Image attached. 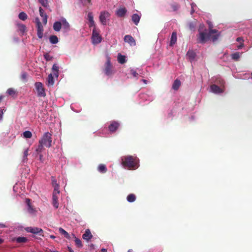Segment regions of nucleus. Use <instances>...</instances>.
Instances as JSON below:
<instances>
[{"instance_id":"obj_4","label":"nucleus","mask_w":252,"mask_h":252,"mask_svg":"<svg viewBox=\"0 0 252 252\" xmlns=\"http://www.w3.org/2000/svg\"><path fill=\"white\" fill-rule=\"evenodd\" d=\"M35 87L37 92V95L40 97L45 96L46 93L43 85L41 82H36Z\"/></svg>"},{"instance_id":"obj_57","label":"nucleus","mask_w":252,"mask_h":252,"mask_svg":"<svg viewBox=\"0 0 252 252\" xmlns=\"http://www.w3.org/2000/svg\"><path fill=\"white\" fill-rule=\"evenodd\" d=\"M243 46H244V44H243V42H242V43H241V44L239 46H238V48H239V49H241V48H242Z\"/></svg>"},{"instance_id":"obj_50","label":"nucleus","mask_w":252,"mask_h":252,"mask_svg":"<svg viewBox=\"0 0 252 252\" xmlns=\"http://www.w3.org/2000/svg\"><path fill=\"white\" fill-rule=\"evenodd\" d=\"M219 36V34H216V35H214L213 36L211 35V38H212L213 41L214 42V41H216L218 39Z\"/></svg>"},{"instance_id":"obj_63","label":"nucleus","mask_w":252,"mask_h":252,"mask_svg":"<svg viewBox=\"0 0 252 252\" xmlns=\"http://www.w3.org/2000/svg\"><path fill=\"white\" fill-rule=\"evenodd\" d=\"M209 27L210 30L212 29V28H213L212 25L211 24H209Z\"/></svg>"},{"instance_id":"obj_43","label":"nucleus","mask_w":252,"mask_h":252,"mask_svg":"<svg viewBox=\"0 0 252 252\" xmlns=\"http://www.w3.org/2000/svg\"><path fill=\"white\" fill-rule=\"evenodd\" d=\"M44 58L47 61H51L52 59V57L48 53L44 54Z\"/></svg>"},{"instance_id":"obj_22","label":"nucleus","mask_w":252,"mask_h":252,"mask_svg":"<svg viewBox=\"0 0 252 252\" xmlns=\"http://www.w3.org/2000/svg\"><path fill=\"white\" fill-rule=\"evenodd\" d=\"M181 84V81L178 80L176 79L174 81L173 85H172V89L174 90H178L180 87Z\"/></svg>"},{"instance_id":"obj_59","label":"nucleus","mask_w":252,"mask_h":252,"mask_svg":"<svg viewBox=\"0 0 252 252\" xmlns=\"http://www.w3.org/2000/svg\"><path fill=\"white\" fill-rule=\"evenodd\" d=\"M5 227V225L3 223H0V228H4Z\"/></svg>"},{"instance_id":"obj_16","label":"nucleus","mask_w":252,"mask_h":252,"mask_svg":"<svg viewBox=\"0 0 252 252\" xmlns=\"http://www.w3.org/2000/svg\"><path fill=\"white\" fill-rule=\"evenodd\" d=\"M26 203H27L28 208V211L29 213L31 214H33L35 212V209L32 207V206L31 204V200L29 198L26 199Z\"/></svg>"},{"instance_id":"obj_23","label":"nucleus","mask_w":252,"mask_h":252,"mask_svg":"<svg viewBox=\"0 0 252 252\" xmlns=\"http://www.w3.org/2000/svg\"><path fill=\"white\" fill-rule=\"evenodd\" d=\"M49 41L51 44H55L59 42V39L56 35H52L49 37Z\"/></svg>"},{"instance_id":"obj_42","label":"nucleus","mask_w":252,"mask_h":252,"mask_svg":"<svg viewBox=\"0 0 252 252\" xmlns=\"http://www.w3.org/2000/svg\"><path fill=\"white\" fill-rule=\"evenodd\" d=\"M82 236H93L90 229H87L85 230V233L82 235Z\"/></svg>"},{"instance_id":"obj_24","label":"nucleus","mask_w":252,"mask_h":252,"mask_svg":"<svg viewBox=\"0 0 252 252\" xmlns=\"http://www.w3.org/2000/svg\"><path fill=\"white\" fill-rule=\"evenodd\" d=\"M140 19V17L137 14H134L132 15V21L137 25Z\"/></svg>"},{"instance_id":"obj_17","label":"nucleus","mask_w":252,"mask_h":252,"mask_svg":"<svg viewBox=\"0 0 252 252\" xmlns=\"http://www.w3.org/2000/svg\"><path fill=\"white\" fill-rule=\"evenodd\" d=\"M177 34L176 32H173L172 33L170 41V46H173L177 42Z\"/></svg>"},{"instance_id":"obj_38","label":"nucleus","mask_w":252,"mask_h":252,"mask_svg":"<svg viewBox=\"0 0 252 252\" xmlns=\"http://www.w3.org/2000/svg\"><path fill=\"white\" fill-rule=\"evenodd\" d=\"M76 239L75 240V243L76 246L78 248H81L83 245L82 244L81 241L77 237H75Z\"/></svg>"},{"instance_id":"obj_5","label":"nucleus","mask_w":252,"mask_h":252,"mask_svg":"<svg viewBox=\"0 0 252 252\" xmlns=\"http://www.w3.org/2000/svg\"><path fill=\"white\" fill-rule=\"evenodd\" d=\"M104 73L107 76L112 75L114 73L110 58L109 57H107V61L105 64Z\"/></svg>"},{"instance_id":"obj_34","label":"nucleus","mask_w":252,"mask_h":252,"mask_svg":"<svg viewBox=\"0 0 252 252\" xmlns=\"http://www.w3.org/2000/svg\"><path fill=\"white\" fill-rule=\"evenodd\" d=\"M23 136L26 138H30L32 136V133L30 131L27 130L23 132Z\"/></svg>"},{"instance_id":"obj_10","label":"nucleus","mask_w":252,"mask_h":252,"mask_svg":"<svg viewBox=\"0 0 252 252\" xmlns=\"http://www.w3.org/2000/svg\"><path fill=\"white\" fill-rule=\"evenodd\" d=\"M120 126V124L116 121H112L108 126L109 130L111 132H115Z\"/></svg>"},{"instance_id":"obj_30","label":"nucleus","mask_w":252,"mask_h":252,"mask_svg":"<svg viewBox=\"0 0 252 252\" xmlns=\"http://www.w3.org/2000/svg\"><path fill=\"white\" fill-rule=\"evenodd\" d=\"M6 93L9 95L13 96H14V95H15L16 94V90L14 89H13L12 88H9L7 90Z\"/></svg>"},{"instance_id":"obj_54","label":"nucleus","mask_w":252,"mask_h":252,"mask_svg":"<svg viewBox=\"0 0 252 252\" xmlns=\"http://www.w3.org/2000/svg\"><path fill=\"white\" fill-rule=\"evenodd\" d=\"M35 22L36 23V26H38V23H39V22H40L38 18H36L35 19Z\"/></svg>"},{"instance_id":"obj_25","label":"nucleus","mask_w":252,"mask_h":252,"mask_svg":"<svg viewBox=\"0 0 252 252\" xmlns=\"http://www.w3.org/2000/svg\"><path fill=\"white\" fill-rule=\"evenodd\" d=\"M98 171L100 173H105L107 172V169L105 164H100L97 167Z\"/></svg>"},{"instance_id":"obj_19","label":"nucleus","mask_w":252,"mask_h":252,"mask_svg":"<svg viewBox=\"0 0 252 252\" xmlns=\"http://www.w3.org/2000/svg\"><path fill=\"white\" fill-rule=\"evenodd\" d=\"M51 180H52V185L54 188V190H56V189L57 191H60L59 185L57 183V180L56 179V178L52 176Z\"/></svg>"},{"instance_id":"obj_45","label":"nucleus","mask_w":252,"mask_h":252,"mask_svg":"<svg viewBox=\"0 0 252 252\" xmlns=\"http://www.w3.org/2000/svg\"><path fill=\"white\" fill-rule=\"evenodd\" d=\"M21 77L22 80H23L24 81H26L27 78V73L25 72H23L22 74H21Z\"/></svg>"},{"instance_id":"obj_64","label":"nucleus","mask_w":252,"mask_h":252,"mask_svg":"<svg viewBox=\"0 0 252 252\" xmlns=\"http://www.w3.org/2000/svg\"><path fill=\"white\" fill-rule=\"evenodd\" d=\"M39 154L40 159L41 160L43 156L41 154V153Z\"/></svg>"},{"instance_id":"obj_6","label":"nucleus","mask_w":252,"mask_h":252,"mask_svg":"<svg viewBox=\"0 0 252 252\" xmlns=\"http://www.w3.org/2000/svg\"><path fill=\"white\" fill-rule=\"evenodd\" d=\"M60 191L53 190L52 194V204L53 206L57 209L59 207V197L60 195Z\"/></svg>"},{"instance_id":"obj_13","label":"nucleus","mask_w":252,"mask_h":252,"mask_svg":"<svg viewBox=\"0 0 252 252\" xmlns=\"http://www.w3.org/2000/svg\"><path fill=\"white\" fill-rule=\"evenodd\" d=\"M211 91L215 94H220L223 92V90L215 84L211 85Z\"/></svg>"},{"instance_id":"obj_18","label":"nucleus","mask_w":252,"mask_h":252,"mask_svg":"<svg viewBox=\"0 0 252 252\" xmlns=\"http://www.w3.org/2000/svg\"><path fill=\"white\" fill-rule=\"evenodd\" d=\"M27 241V237H13L11 239L12 242H16L18 243H26Z\"/></svg>"},{"instance_id":"obj_44","label":"nucleus","mask_w":252,"mask_h":252,"mask_svg":"<svg viewBox=\"0 0 252 252\" xmlns=\"http://www.w3.org/2000/svg\"><path fill=\"white\" fill-rule=\"evenodd\" d=\"M171 6L173 11H176L179 8V5L176 3L172 4Z\"/></svg>"},{"instance_id":"obj_9","label":"nucleus","mask_w":252,"mask_h":252,"mask_svg":"<svg viewBox=\"0 0 252 252\" xmlns=\"http://www.w3.org/2000/svg\"><path fill=\"white\" fill-rule=\"evenodd\" d=\"M110 16V13L106 11H102L99 16V20L100 22L103 25H106L107 24L106 19L109 18Z\"/></svg>"},{"instance_id":"obj_2","label":"nucleus","mask_w":252,"mask_h":252,"mask_svg":"<svg viewBox=\"0 0 252 252\" xmlns=\"http://www.w3.org/2000/svg\"><path fill=\"white\" fill-rule=\"evenodd\" d=\"M52 134L49 132H46L44 133L39 141V143H41L44 145L47 148H50L52 146Z\"/></svg>"},{"instance_id":"obj_46","label":"nucleus","mask_w":252,"mask_h":252,"mask_svg":"<svg viewBox=\"0 0 252 252\" xmlns=\"http://www.w3.org/2000/svg\"><path fill=\"white\" fill-rule=\"evenodd\" d=\"M130 73L131 75H132V76L134 77H137V76H138V73L136 72V71L133 69H130Z\"/></svg>"},{"instance_id":"obj_12","label":"nucleus","mask_w":252,"mask_h":252,"mask_svg":"<svg viewBox=\"0 0 252 252\" xmlns=\"http://www.w3.org/2000/svg\"><path fill=\"white\" fill-rule=\"evenodd\" d=\"M37 35L38 38H42L43 36V27L41 22H39L38 23V26H37Z\"/></svg>"},{"instance_id":"obj_47","label":"nucleus","mask_w":252,"mask_h":252,"mask_svg":"<svg viewBox=\"0 0 252 252\" xmlns=\"http://www.w3.org/2000/svg\"><path fill=\"white\" fill-rule=\"evenodd\" d=\"M218 32V31L217 30H216V29H214V30L211 29V30H210V31L209 32V33H208L209 37L211 36L212 34H213V33H217Z\"/></svg>"},{"instance_id":"obj_32","label":"nucleus","mask_w":252,"mask_h":252,"mask_svg":"<svg viewBox=\"0 0 252 252\" xmlns=\"http://www.w3.org/2000/svg\"><path fill=\"white\" fill-rule=\"evenodd\" d=\"M18 18L22 20L25 21L28 18V15L24 12H21L19 14Z\"/></svg>"},{"instance_id":"obj_15","label":"nucleus","mask_w":252,"mask_h":252,"mask_svg":"<svg viewBox=\"0 0 252 252\" xmlns=\"http://www.w3.org/2000/svg\"><path fill=\"white\" fill-rule=\"evenodd\" d=\"M127 12V10L125 7L120 8L116 11L117 15L119 17H123Z\"/></svg>"},{"instance_id":"obj_31","label":"nucleus","mask_w":252,"mask_h":252,"mask_svg":"<svg viewBox=\"0 0 252 252\" xmlns=\"http://www.w3.org/2000/svg\"><path fill=\"white\" fill-rule=\"evenodd\" d=\"M18 30L22 33V34L25 32L26 30V27L24 24L17 25Z\"/></svg>"},{"instance_id":"obj_7","label":"nucleus","mask_w":252,"mask_h":252,"mask_svg":"<svg viewBox=\"0 0 252 252\" xmlns=\"http://www.w3.org/2000/svg\"><path fill=\"white\" fill-rule=\"evenodd\" d=\"M25 229L28 232L32 234H38L40 236H44L43 231L40 228L28 227H26Z\"/></svg>"},{"instance_id":"obj_21","label":"nucleus","mask_w":252,"mask_h":252,"mask_svg":"<svg viewBox=\"0 0 252 252\" xmlns=\"http://www.w3.org/2000/svg\"><path fill=\"white\" fill-rule=\"evenodd\" d=\"M195 56L196 54L195 52L192 50H189L187 53V56L189 58L190 62L194 59Z\"/></svg>"},{"instance_id":"obj_41","label":"nucleus","mask_w":252,"mask_h":252,"mask_svg":"<svg viewBox=\"0 0 252 252\" xmlns=\"http://www.w3.org/2000/svg\"><path fill=\"white\" fill-rule=\"evenodd\" d=\"M88 20L89 22H93L94 21V17L92 12H89L88 14Z\"/></svg>"},{"instance_id":"obj_51","label":"nucleus","mask_w":252,"mask_h":252,"mask_svg":"<svg viewBox=\"0 0 252 252\" xmlns=\"http://www.w3.org/2000/svg\"><path fill=\"white\" fill-rule=\"evenodd\" d=\"M236 40L238 42H242V43L244 42V40H243V38L241 37H238L237 38Z\"/></svg>"},{"instance_id":"obj_37","label":"nucleus","mask_w":252,"mask_h":252,"mask_svg":"<svg viewBox=\"0 0 252 252\" xmlns=\"http://www.w3.org/2000/svg\"><path fill=\"white\" fill-rule=\"evenodd\" d=\"M29 149H26L24 152V156L23 161L24 162H26L28 160V155Z\"/></svg>"},{"instance_id":"obj_29","label":"nucleus","mask_w":252,"mask_h":252,"mask_svg":"<svg viewBox=\"0 0 252 252\" xmlns=\"http://www.w3.org/2000/svg\"><path fill=\"white\" fill-rule=\"evenodd\" d=\"M118 62L121 64H123L126 62V57L121 54H119L118 56Z\"/></svg>"},{"instance_id":"obj_58","label":"nucleus","mask_w":252,"mask_h":252,"mask_svg":"<svg viewBox=\"0 0 252 252\" xmlns=\"http://www.w3.org/2000/svg\"><path fill=\"white\" fill-rule=\"evenodd\" d=\"M107 251V249H105V248H102L101 249V252H106Z\"/></svg>"},{"instance_id":"obj_3","label":"nucleus","mask_w":252,"mask_h":252,"mask_svg":"<svg viewBox=\"0 0 252 252\" xmlns=\"http://www.w3.org/2000/svg\"><path fill=\"white\" fill-rule=\"evenodd\" d=\"M199 34L197 35V40L198 43H205L207 39L210 37L208 34L206 32L200 31L198 30Z\"/></svg>"},{"instance_id":"obj_53","label":"nucleus","mask_w":252,"mask_h":252,"mask_svg":"<svg viewBox=\"0 0 252 252\" xmlns=\"http://www.w3.org/2000/svg\"><path fill=\"white\" fill-rule=\"evenodd\" d=\"M204 28V25L203 24H200L199 30H200V31H201V30H203Z\"/></svg>"},{"instance_id":"obj_48","label":"nucleus","mask_w":252,"mask_h":252,"mask_svg":"<svg viewBox=\"0 0 252 252\" xmlns=\"http://www.w3.org/2000/svg\"><path fill=\"white\" fill-rule=\"evenodd\" d=\"M39 14L41 17H44V14H46L44 12V10L41 7H39Z\"/></svg>"},{"instance_id":"obj_1","label":"nucleus","mask_w":252,"mask_h":252,"mask_svg":"<svg viewBox=\"0 0 252 252\" xmlns=\"http://www.w3.org/2000/svg\"><path fill=\"white\" fill-rule=\"evenodd\" d=\"M123 166L128 169L134 170L138 168L137 158L132 156L124 157L122 159Z\"/></svg>"},{"instance_id":"obj_56","label":"nucleus","mask_w":252,"mask_h":252,"mask_svg":"<svg viewBox=\"0 0 252 252\" xmlns=\"http://www.w3.org/2000/svg\"><path fill=\"white\" fill-rule=\"evenodd\" d=\"M90 4L91 3V0H86V1L85 2V4Z\"/></svg>"},{"instance_id":"obj_36","label":"nucleus","mask_w":252,"mask_h":252,"mask_svg":"<svg viewBox=\"0 0 252 252\" xmlns=\"http://www.w3.org/2000/svg\"><path fill=\"white\" fill-rule=\"evenodd\" d=\"M38 2L44 7L49 6L48 0H38Z\"/></svg>"},{"instance_id":"obj_33","label":"nucleus","mask_w":252,"mask_h":252,"mask_svg":"<svg viewBox=\"0 0 252 252\" xmlns=\"http://www.w3.org/2000/svg\"><path fill=\"white\" fill-rule=\"evenodd\" d=\"M44 144L41 143H39L38 147L36 150V151L37 153V154H40L44 150Z\"/></svg>"},{"instance_id":"obj_52","label":"nucleus","mask_w":252,"mask_h":252,"mask_svg":"<svg viewBox=\"0 0 252 252\" xmlns=\"http://www.w3.org/2000/svg\"><path fill=\"white\" fill-rule=\"evenodd\" d=\"M95 26V24H94V21H93V22H91L90 23V25H89V26L91 27H93V26Z\"/></svg>"},{"instance_id":"obj_40","label":"nucleus","mask_w":252,"mask_h":252,"mask_svg":"<svg viewBox=\"0 0 252 252\" xmlns=\"http://www.w3.org/2000/svg\"><path fill=\"white\" fill-rule=\"evenodd\" d=\"M189 28L191 31H194L196 27V22H190L189 25Z\"/></svg>"},{"instance_id":"obj_26","label":"nucleus","mask_w":252,"mask_h":252,"mask_svg":"<svg viewBox=\"0 0 252 252\" xmlns=\"http://www.w3.org/2000/svg\"><path fill=\"white\" fill-rule=\"evenodd\" d=\"M47 85L48 86L53 85V84L54 83V78H53L52 74H50L48 75L47 80Z\"/></svg>"},{"instance_id":"obj_14","label":"nucleus","mask_w":252,"mask_h":252,"mask_svg":"<svg viewBox=\"0 0 252 252\" xmlns=\"http://www.w3.org/2000/svg\"><path fill=\"white\" fill-rule=\"evenodd\" d=\"M124 40L126 42H128L130 45H135V41L133 37L130 35H126L124 37Z\"/></svg>"},{"instance_id":"obj_49","label":"nucleus","mask_w":252,"mask_h":252,"mask_svg":"<svg viewBox=\"0 0 252 252\" xmlns=\"http://www.w3.org/2000/svg\"><path fill=\"white\" fill-rule=\"evenodd\" d=\"M43 23L44 25H46L47 23L48 16L47 14H44V17H43Z\"/></svg>"},{"instance_id":"obj_60","label":"nucleus","mask_w":252,"mask_h":252,"mask_svg":"<svg viewBox=\"0 0 252 252\" xmlns=\"http://www.w3.org/2000/svg\"><path fill=\"white\" fill-rule=\"evenodd\" d=\"M83 238L84 239H85L87 240L88 241H89V240L91 239V238L92 237H83Z\"/></svg>"},{"instance_id":"obj_27","label":"nucleus","mask_w":252,"mask_h":252,"mask_svg":"<svg viewBox=\"0 0 252 252\" xmlns=\"http://www.w3.org/2000/svg\"><path fill=\"white\" fill-rule=\"evenodd\" d=\"M136 196L134 194L131 193L127 195L126 197L127 201L129 202H133L136 200Z\"/></svg>"},{"instance_id":"obj_20","label":"nucleus","mask_w":252,"mask_h":252,"mask_svg":"<svg viewBox=\"0 0 252 252\" xmlns=\"http://www.w3.org/2000/svg\"><path fill=\"white\" fill-rule=\"evenodd\" d=\"M62 22L61 21H56L53 24V29L56 32H59L62 28Z\"/></svg>"},{"instance_id":"obj_11","label":"nucleus","mask_w":252,"mask_h":252,"mask_svg":"<svg viewBox=\"0 0 252 252\" xmlns=\"http://www.w3.org/2000/svg\"><path fill=\"white\" fill-rule=\"evenodd\" d=\"M62 26L64 32H67L70 30V25L64 18H61Z\"/></svg>"},{"instance_id":"obj_62","label":"nucleus","mask_w":252,"mask_h":252,"mask_svg":"<svg viewBox=\"0 0 252 252\" xmlns=\"http://www.w3.org/2000/svg\"><path fill=\"white\" fill-rule=\"evenodd\" d=\"M194 8L191 9V12H190L191 14H192L194 13Z\"/></svg>"},{"instance_id":"obj_39","label":"nucleus","mask_w":252,"mask_h":252,"mask_svg":"<svg viewBox=\"0 0 252 252\" xmlns=\"http://www.w3.org/2000/svg\"><path fill=\"white\" fill-rule=\"evenodd\" d=\"M59 232L61 235H64V236H68V233L62 228H59Z\"/></svg>"},{"instance_id":"obj_35","label":"nucleus","mask_w":252,"mask_h":252,"mask_svg":"<svg viewBox=\"0 0 252 252\" xmlns=\"http://www.w3.org/2000/svg\"><path fill=\"white\" fill-rule=\"evenodd\" d=\"M231 58L235 61H238L240 58L239 53L236 52L231 55Z\"/></svg>"},{"instance_id":"obj_55","label":"nucleus","mask_w":252,"mask_h":252,"mask_svg":"<svg viewBox=\"0 0 252 252\" xmlns=\"http://www.w3.org/2000/svg\"><path fill=\"white\" fill-rule=\"evenodd\" d=\"M67 249H68V251L69 252H74L73 250L71 249V248L69 247H67Z\"/></svg>"},{"instance_id":"obj_8","label":"nucleus","mask_w":252,"mask_h":252,"mask_svg":"<svg viewBox=\"0 0 252 252\" xmlns=\"http://www.w3.org/2000/svg\"><path fill=\"white\" fill-rule=\"evenodd\" d=\"M92 43L94 44H97L101 42L102 40L101 37L99 35V33L94 29L92 33Z\"/></svg>"},{"instance_id":"obj_28","label":"nucleus","mask_w":252,"mask_h":252,"mask_svg":"<svg viewBox=\"0 0 252 252\" xmlns=\"http://www.w3.org/2000/svg\"><path fill=\"white\" fill-rule=\"evenodd\" d=\"M52 71L54 73V75L58 77L59 76V66L56 64H54L52 66Z\"/></svg>"},{"instance_id":"obj_61","label":"nucleus","mask_w":252,"mask_h":252,"mask_svg":"<svg viewBox=\"0 0 252 252\" xmlns=\"http://www.w3.org/2000/svg\"><path fill=\"white\" fill-rule=\"evenodd\" d=\"M195 6V4L194 3H192L191 4V9H193L194 8V6Z\"/></svg>"}]
</instances>
